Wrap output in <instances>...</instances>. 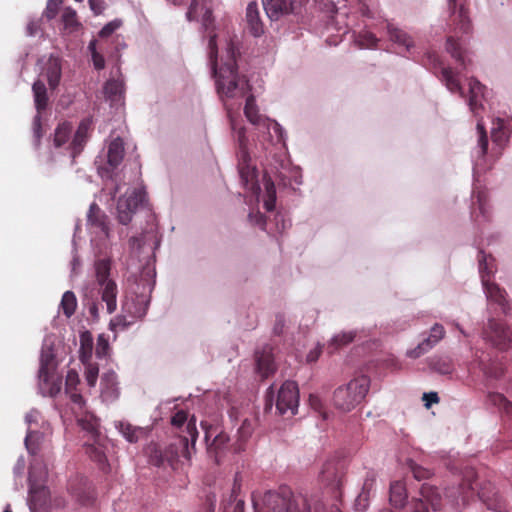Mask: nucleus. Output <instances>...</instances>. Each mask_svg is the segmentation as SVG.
<instances>
[{
  "label": "nucleus",
  "mask_w": 512,
  "mask_h": 512,
  "mask_svg": "<svg viewBox=\"0 0 512 512\" xmlns=\"http://www.w3.org/2000/svg\"><path fill=\"white\" fill-rule=\"evenodd\" d=\"M253 504L256 512H311L307 500L294 497L288 487L266 492L261 501L253 497Z\"/></svg>",
  "instance_id": "f03ea898"
},
{
  "label": "nucleus",
  "mask_w": 512,
  "mask_h": 512,
  "mask_svg": "<svg viewBox=\"0 0 512 512\" xmlns=\"http://www.w3.org/2000/svg\"><path fill=\"white\" fill-rule=\"evenodd\" d=\"M390 503L395 507H403L407 500V490L405 483L395 481L390 485Z\"/></svg>",
  "instance_id": "72a5a7b5"
},
{
  "label": "nucleus",
  "mask_w": 512,
  "mask_h": 512,
  "mask_svg": "<svg viewBox=\"0 0 512 512\" xmlns=\"http://www.w3.org/2000/svg\"><path fill=\"white\" fill-rule=\"evenodd\" d=\"M38 377L40 381L44 383H52L51 387V393L59 392L60 391V381L55 382L54 381V373H53V367L50 359H45L42 357L41 359V365L38 372Z\"/></svg>",
  "instance_id": "2f4dec72"
},
{
  "label": "nucleus",
  "mask_w": 512,
  "mask_h": 512,
  "mask_svg": "<svg viewBox=\"0 0 512 512\" xmlns=\"http://www.w3.org/2000/svg\"><path fill=\"white\" fill-rule=\"evenodd\" d=\"M229 436L225 432L218 433L211 444L208 445V453L214 455L215 462H220V457L225 452L229 443Z\"/></svg>",
  "instance_id": "473e14b6"
},
{
  "label": "nucleus",
  "mask_w": 512,
  "mask_h": 512,
  "mask_svg": "<svg viewBox=\"0 0 512 512\" xmlns=\"http://www.w3.org/2000/svg\"><path fill=\"white\" fill-rule=\"evenodd\" d=\"M477 129L479 131V141H478L479 153L481 156H485V154L487 153V149H488L487 134H486V131L481 123L477 124Z\"/></svg>",
  "instance_id": "13d9d810"
},
{
  "label": "nucleus",
  "mask_w": 512,
  "mask_h": 512,
  "mask_svg": "<svg viewBox=\"0 0 512 512\" xmlns=\"http://www.w3.org/2000/svg\"><path fill=\"white\" fill-rule=\"evenodd\" d=\"M410 469L412 471V474L414 476V478L418 481L420 480H424V479H428L431 477L432 475V472L427 469V468H424L420 465H417L415 463H411L410 464Z\"/></svg>",
  "instance_id": "6e6d98bb"
},
{
  "label": "nucleus",
  "mask_w": 512,
  "mask_h": 512,
  "mask_svg": "<svg viewBox=\"0 0 512 512\" xmlns=\"http://www.w3.org/2000/svg\"><path fill=\"white\" fill-rule=\"evenodd\" d=\"M223 512H244V501L243 500H235V503L225 505L223 508Z\"/></svg>",
  "instance_id": "338daca9"
},
{
  "label": "nucleus",
  "mask_w": 512,
  "mask_h": 512,
  "mask_svg": "<svg viewBox=\"0 0 512 512\" xmlns=\"http://www.w3.org/2000/svg\"><path fill=\"white\" fill-rule=\"evenodd\" d=\"M147 307L142 304H131L125 301L122 304V314L115 316L109 323L110 330L117 332L127 329L136 319L146 314Z\"/></svg>",
  "instance_id": "9b49d317"
},
{
  "label": "nucleus",
  "mask_w": 512,
  "mask_h": 512,
  "mask_svg": "<svg viewBox=\"0 0 512 512\" xmlns=\"http://www.w3.org/2000/svg\"><path fill=\"white\" fill-rule=\"evenodd\" d=\"M441 496L436 487L427 483L423 484L419 491V497H414L409 502L407 512H437L441 509ZM381 512H393L384 509Z\"/></svg>",
  "instance_id": "0eeeda50"
},
{
  "label": "nucleus",
  "mask_w": 512,
  "mask_h": 512,
  "mask_svg": "<svg viewBox=\"0 0 512 512\" xmlns=\"http://www.w3.org/2000/svg\"><path fill=\"white\" fill-rule=\"evenodd\" d=\"M85 364V380L90 387H94L97 383L99 367L97 363L87 361Z\"/></svg>",
  "instance_id": "3c124183"
},
{
  "label": "nucleus",
  "mask_w": 512,
  "mask_h": 512,
  "mask_svg": "<svg viewBox=\"0 0 512 512\" xmlns=\"http://www.w3.org/2000/svg\"><path fill=\"white\" fill-rule=\"evenodd\" d=\"M33 134L35 141L39 143L40 139L43 136L41 116L39 113L33 119Z\"/></svg>",
  "instance_id": "e2e57ef3"
},
{
  "label": "nucleus",
  "mask_w": 512,
  "mask_h": 512,
  "mask_svg": "<svg viewBox=\"0 0 512 512\" xmlns=\"http://www.w3.org/2000/svg\"><path fill=\"white\" fill-rule=\"evenodd\" d=\"M276 410L280 415L292 417L297 413L299 389L294 381H285L277 391Z\"/></svg>",
  "instance_id": "1a4fd4ad"
},
{
  "label": "nucleus",
  "mask_w": 512,
  "mask_h": 512,
  "mask_svg": "<svg viewBox=\"0 0 512 512\" xmlns=\"http://www.w3.org/2000/svg\"><path fill=\"white\" fill-rule=\"evenodd\" d=\"M171 425L175 429L176 435L184 434L190 437L192 448L195 446L198 431L196 428V419L192 416L188 419V413L184 410H178L171 417Z\"/></svg>",
  "instance_id": "2eb2a0df"
},
{
  "label": "nucleus",
  "mask_w": 512,
  "mask_h": 512,
  "mask_svg": "<svg viewBox=\"0 0 512 512\" xmlns=\"http://www.w3.org/2000/svg\"><path fill=\"white\" fill-rule=\"evenodd\" d=\"M61 4L62 0H48L44 10V16L48 20L54 19L59 13Z\"/></svg>",
  "instance_id": "5fc2aeb1"
},
{
  "label": "nucleus",
  "mask_w": 512,
  "mask_h": 512,
  "mask_svg": "<svg viewBox=\"0 0 512 512\" xmlns=\"http://www.w3.org/2000/svg\"><path fill=\"white\" fill-rule=\"evenodd\" d=\"M72 132V125L68 122H63L59 124L55 130L54 134V145L56 147H61L64 145Z\"/></svg>",
  "instance_id": "49530a36"
},
{
  "label": "nucleus",
  "mask_w": 512,
  "mask_h": 512,
  "mask_svg": "<svg viewBox=\"0 0 512 512\" xmlns=\"http://www.w3.org/2000/svg\"><path fill=\"white\" fill-rule=\"evenodd\" d=\"M479 269L481 275V281L486 292L488 300L497 303L503 313H509V302L506 298L507 293L504 289L500 288L496 283L490 282V274L492 270L488 268L486 256L482 253V257L479 259Z\"/></svg>",
  "instance_id": "6e6552de"
},
{
  "label": "nucleus",
  "mask_w": 512,
  "mask_h": 512,
  "mask_svg": "<svg viewBox=\"0 0 512 512\" xmlns=\"http://www.w3.org/2000/svg\"><path fill=\"white\" fill-rule=\"evenodd\" d=\"M377 42V37L369 31L361 32L358 36V43L363 48L375 47Z\"/></svg>",
  "instance_id": "864d4df0"
},
{
  "label": "nucleus",
  "mask_w": 512,
  "mask_h": 512,
  "mask_svg": "<svg viewBox=\"0 0 512 512\" xmlns=\"http://www.w3.org/2000/svg\"><path fill=\"white\" fill-rule=\"evenodd\" d=\"M446 49L456 61L466 68V60L460 44L455 40L454 36H449L446 42Z\"/></svg>",
  "instance_id": "a18cd8bd"
},
{
  "label": "nucleus",
  "mask_w": 512,
  "mask_h": 512,
  "mask_svg": "<svg viewBox=\"0 0 512 512\" xmlns=\"http://www.w3.org/2000/svg\"><path fill=\"white\" fill-rule=\"evenodd\" d=\"M445 335V329L441 324H435L430 331V334L425 338L417 347L407 352V356L413 359L419 358L431 350Z\"/></svg>",
  "instance_id": "dca6fc26"
},
{
  "label": "nucleus",
  "mask_w": 512,
  "mask_h": 512,
  "mask_svg": "<svg viewBox=\"0 0 512 512\" xmlns=\"http://www.w3.org/2000/svg\"><path fill=\"white\" fill-rule=\"evenodd\" d=\"M90 9L95 15H100L105 9V3L103 0H89Z\"/></svg>",
  "instance_id": "774afa93"
},
{
  "label": "nucleus",
  "mask_w": 512,
  "mask_h": 512,
  "mask_svg": "<svg viewBox=\"0 0 512 512\" xmlns=\"http://www.w3.org/2000/svg\"><path fill=\"white\" fill-rule=\"evenodd\" d=\"M238 48L232 39L226 47V59L218 69V49L216 35H211L208 42V57L214 77L216 78L217 92L224 101L228 113L232 107L229 100L245 98L244 114L247 120L257 127L258 141L264 151L272 153V147H284L283 129L275 120L259 113L255 97L251 94V86L245 76L238 74L236 62Z\"/></svg>",
  "instance_id": "f257e3e1"
},
{
  "label": "nucleus",
  "mask_w": 512,
  "mask_h": 512,
  "mask_svg": "<svg viewBox=\"0 0 512 512\" xmlns=\"http://www.w3.org/2000/svg\"><path fill=\"white\" fill-rule=\"evenodd\" d=\"M78 425L87 433V441L98 443L101 433L99 431V420L94 415L86 413L78 419Z\"/></svg>",
  "instance_id": "bb28decb"
},
{
  "label": "nucleus",
  "mask_w": 512,
  "mask_h": 512,
  "mask_svg": "<svg viewBox=\"0 0 512 512\" xmlns=\"http://www.w3.org/2000/svg\"><path fill=\"white\" fill-rule=\"evenodd\" d=\"M355 336L356 333L353 331L339 333L332 338L330 347H333L334 350H338L353 342Z\"/></svg>",
  "instance_id": "de8ad7c7"
},
{
  "label": "nucleus",
  "mask_w": 512,
  "mask_h": 512,
  "mask_svg": "<svg viewBox=\"0 0 512 512\" xmlns=\"http://www.w3.org/2000/svg\"><path fill=\"white\" fill-rule=\"evenodd\" d=\"M253 431V422L249 419H244L240 428L239 433L242 438H247Z\"/></svg>",
  "instance_id": "69168bd1"
},
{
  "label": "nucleus",
  "mask_w": 512,
  "mask_h": 512,
  "mask_svg": "<svg viewBox=\"0 0 512 512\" xmlns=\"http://www.w3.org/2000/svg\"><path fill=\"white\" fill-rule=\"evenodd\" d=\"M194 449L195 446L192 448L190 437L184 434L176 435L171 443L166 447L168 464L173 465V463L181 457L189 460Z\"/></svg>",
  "instance_id": "4468645a"
},
{
  "label": "nucleus",
  "mask_w": 512,
  "mask_h": 512,
  "mask_svg": "<svg viewBox=\"0 0 512 512\" xmlns=\"http://www.w3.org/2000/svg\"><path fill=\"white\" fill-rule=\"evenodd\" d=\"M429 366L441 375H450L454 371L453 363L448 357H432Z\"/></svg>",
  "instance_id": "4c0bfd02"
},
{
  "label": "nucleus",
  "mask_w": 512,
  "mask_h": 512,
  "mask_svg": "<svg viewBox=\"0 0 512 512\" xmlns=\"http://www.w3.org/2000/svg\"><path fill=\"white\" fill-rule=\"evenodd\" d=\"M47 472L36 473L35 466L29 469V506L32 512H48L50 492L48 488L41 484L45 480Z\"/></svg>",
  "instance_id": "423d86ee"
},
{
  "label": "nucleus",
  "mask_w": 512,
  "mask_h": 512,
  "mask_svg": "<svg viewBox=\"0 0 512 512\" xmlns=\"http://www.w3.org/2000/svg\"><path fill=\"white\" fill-rule=\"evenodd\" d=\"M441 79L451 92H459L464 96L460 81L449 67H441Z\"/></svg>",
  "instance_id": "ea45409f"
},
{
  "label": "nucleus",
  "mask_w": 512,
  "mask_h": 512,
  "mask_svg": "<svg viewBox=\"0 0 512 512\" xmlns=\"http://www.w3.org/2000/svg\"><path fill=\"white\" fill-rule=\"evenodd\" d=\"M490 405L497 407L498 410L512 419V403L501 393L491 392L487 396Z\"/></svg>",
  "instance_id": "c9c22d12"
},
{
  "label": "nucleus",
  "mask_w": 512,
  "mask_h": 512,
  "mask_svg": "<svg viewBox=\"0 0 512 512\" xmlns=\"http://www.w3.org/2000/svg\"><path fill=\"white\" fill-rule=\"evenodd\" d=\"M61 20L64 28L70 31H76L81 26L76 10L70 6L63 9Z\"/></svg>",
  "instance_id": "a19ab883"
},
{
  "label": "nucleus",
  "mask_w": 512,
  "mask_h": 512,
  "mask_svg": "<svg viewBox=\"0 0 512 512\" xmlns=\"http://www.w3.org/2000/svg\"><path fill=\"white\" fill-rule=\"evenodd\" d=\"M345 474L346 464L340 459H329L321 468L319 480L326 488L330 489L336 500H341Z\"/></svg>",
  "instance_id": "39448f33"
},
{
  "label": "nucleus",
  "mask_w": 512,
  "mask_h": 512,
  "mask_svg": "<svg viewBox=\"0 0 512 512\" xmlns=\"http://www.w3.org/2000/svg\"><path fill=\"white\" fill-rule=\"evenodd\" d=\"M285 328V317L283 314H277L275 318V323L273 326V333L277 336H280L284 333Z\"/></svg>",
  "instance_id": "0e129e2a"
},
{
  "label": "nucleus",
  "mask_w": 512,
  "mask_h": 512,
  "mask_svg": "<svg viewBox=\"0 0 512 512\" xmlns=\"http://www.w3.org/2000/svg\"><path fill=\"white\" fill-rule=\"evenodd\" d=\"M484 339L499 349H505L512 339V330L495 319H489L483 331Z\"/></svg>",
  "instance_id": "ddd939ff"
},
{
  "label": "nucleus",
  "mask_w": 512,
  "mask_h": 512,
  "mask_svg": "<svg viewBox=\"0 0 512 512\" xmlns=\"http://www.w3.org/2000/svg\"><path fill=\"white\" fill-rule=\"evenodd\" d=\"M101 396L105 401H113L119 396L117 374L112 370L101 377Z\"/></svg>",
  "instance_id": "5701e85b"
},
{
  "label": "nucleus",
  "mask_w": 512,
  "mask_h": 512,
  "mask_svg": "<svg viewBox=\"0 0 512 512\" xmlns=\"http://www.w3.org/2000/svg\"><path fill=\"white\" fill-rule=\"evenodd\" d=\"M44 75L48 81L49 87L55 89L61 80L62 66L58 57H50L44 68Z\"/></svg>",
  "instance_id": "393cba45"
},
{
  "label": "nucleus",
  "mask_w": 512,
  "mask_h": 512,
  "mask_svg": "<svg viewBox=\"0 0 512 512\" xmlns=\"http://www.w3.org/2000/svg\"><path fill=\"white\" fill-rule=\"evenodd\" d=\"M79 376L78 373L75 370H69L67 372L66 378H65V389L66 392H71L76 390L77 385L79 384Z\"/></svg>",
  "instance_id": "4d7b16f0"
},
{
  "label": "nucleus",
  "mask_w": 512,
  "mask_h": 512,
  "mask_svg": "<svg viewBox=\"0 0 512 512\" xmlns=\"http://www.w3.org/2000/svg\"><path fill=\"white\" fill-rule=\"evenodd\" d=\"M112 262L109 258L97 259L94 263L95 277L99 285L102 301L106 304L109 314L117 309L118 287L114 280L110 279Z\"/></svg>",
  "instance_id": "20e7f679"
},
{
  "label": "nucleus",
  "mask_w": 512,
  "mask_h": 512,
  "mask_svg": "<svg viewBox=\"0 0 512 512\" xmlns=\"http://www.w3.org/2000/svg\"><path fill=\"white\" fill-rule=\"evenodd\" d=\"M63 314L70 318L76 311L77 308V299L75 294L72 291H66L61 299L60 304Z\"/></svg>",
  "instance_id": "c03bdc74"
},
{
  "label": "nucleus",
  "mask_w": 512,
  "mask_h": 512,
  "mask_svg": "<svg viewBox=\"0 0 512 512\" xmlns=\"http://www.w3.org/2000/svg\"><path fill=\"white\" fill-rule=\"evenodd\" d=\"M35 107L37 112L41 114L47 108L48 105V95L47 89L43 81L37 80L33 83L32 86Z\"/></svg>",
  "instance_id": "f704fd0d"
},
{
  "label": "nucleus",
  "mask_w": 512,
  "mask_h": 512,
  "mask_svg": "<svg viewBox=\"0 0 512 512\" xmlns=\"http://www.w3.org/2000/svg\"><path fill=\"white\" fill-rule=\"evenodd\" d=\"M450 9H453V12L451 14V26H453V31L457 35L458 33L461 34H468L471 30V22L469 20V17L467 15V10L464 6H460L459 10H455L456 2L455 0H448Z\"/></svg>",
  "instance_id": "a211bd4d"
},
{
  "label": "nucleus",
  "mask_w": 512,
  "mask_h": 512,
  "mask_svg": "<svg viewBox=\"0 0 512 512\" xmlns=\"http://www.w3.org/2000/svg\"><path fill=\"white\" fill-rule=\"evenodd\" d=\"M250 160V154H248L245 161L241 157H238L239 174L245 186H250L251 190H259L260 187L256 181L257 170L254 166L250 165Z\"/></svg>",
  "instance_id": "b1692460"
},
{
  "label": "nucleus",
  "mask_w": 512,
  "mask_h": 512,
  "mask_svg": "<svg viewBox=\"0 0 512 512\" xmlns=\"http://www.w3.org/2000/svg\"><path fill=\"white\" fill-rule=\"evenodd\" d=\"M38 433L37 432H29L25 438V445L28 452L32 455L37 454L38 452Z\"/></svg>",
  "instance_id": "bf43d9fd"
},
{
  "label": "nucleus",
  "mask_w": 512,
  "mask_h": 512,
  "mask_svg": "<svg viewBox=\"0 0 512 512\" xmlns=\"http://www.w3.org/2000/svg\"><path fill=\"white\" fill-rule=\"evenodd\" d=\"M256 366L258 373L264 378H267L275 371L274 360L270 349L256 352Z\"/></svg>",
  "instance_id": "c85d7f7f"
},
{
  "label": "nucleus",
  "mask_w": 512,
  "mask_h": 512,
  "mask_svg": "<svg viewBox=\"0 0 512 512\" xmlns=\"http://www.w3.org/2000/svg\"><path fill=\"white\" fill-rule=\"evenodd\" d=\"M92 127V119L91 118H85L83 119L74 135V138L70 144L71 150H72V157L75 158L77 155H79L84 145L86 144L88 138H89V132Z\"/></svg>",
  "instance_id": "aec40b11"
},
{
  "label": "nucleus",
  "mask_w": 512,
  "mask_h": 512,
  "mask_svg": "<svg viewBox=\"0 0 512 512\" xmlns=\"http://www.w3.org/2000/svg\"><path fill=\"white\" fill-rule=\"evenodd\" d=\"M149 462L150 464L160 467L165 463H168V457L166 456V448L162 449L158 445H150L148 447Z\"/></svg>",
  "instance_id": "79ce46f5"
},
{
  "label": "nucleus",
  "mask_w": 512,
  "mask_h": 512,
  "mask_svg": "<svg viewBox=\"0 0 512 512\" xmlns=\"http://www.w3.org/2000/svg\"><path fill=\"white\" fill-rule=\"evenodd\" d=\"M485 87L475 78L469 81V99L468 105L471 111L477 114L478 110L482 108L481 100L484 98Z\"/></svg>",
  "instance_id": "cd10ccee"
},
{
  "label": "nucleus",
  "mask_w": 512,
  "mask_h": 512,
  "mask_svg": "<svg viewBox=\"0 0 512 512\" xmlns=\"http://www.w3.org/2000/svg\"><path fill=\"white\" fill-rule=\"evenodd\" d=\"M125 154L122 138L116 137L108 145L107 163L112 169L117 168L122 162Z\"/></svg>",
  "instance_id": "a878e982"
},
{
  "label": "nucleus",
  "mask_w": 512,
  "mask_h": 512,
  "mask_svg": "<svg viewBox=\"0 0 512 512\" xmlns=\"http://www.w3.org/2000/svg\"><path fill=\"white\" fill-rule=\"evenodd\" d=\"M88 222L101 230V232L108 236L109 227L106 222L107 216L103 213L100 207L96 203H92L88 212Z\"/></svg>",
  "instance_id": "7c9ffc66"
},
{
  "label": "nucleus",
  "mask_w": 512,
  "mask_h": 512,
  "mask_svg": "<svg viewBox=\"0 0 512 512\" xmlns=\"http://www.w3.org/2000/svg\"><path fill=\"white\" fill-rule=\"evenodd\" d=\"M262 2L266 14L271 20H278L293 10V0H262Z\"/></svg>",
  "instance_id": "412c9836"
},
{
  "label": "nucleus",
  "mask_w": 512,
  "mask_h": 512,
  "mask_svg": "<svg viewBox=\"0 0 512 512\" xmlns=\"http://www.w3.org/2000/svg\"><path fill=\"white\" fill-rule=\"evenodd\" d=\"M93 351V336L89 331L80 334V359L83 363L89 361Z\"/></svg>",
  "instance_id": "58836bf2"
},
{
  "label": "nucleus",
  "mask_w": 512,
  "mask_h": 512,
  "mask_svg": "<svg viewBox=\"0 0 512 512\" xmlns=\"http://www.w3.org/2000/svg\"><path fill=\"white\" fill-rule=\"evenodd\" d=\"M122 25L121 20H113L107 23L99 32L100 37H109L114 31H116Z\"/></svg>",
  "instance_id": "680f3d73"
},
{
  "label": "nucleus",
  "mask_w": 512,
  "mask_h": 512,
  "mask_svg": "<svg viewBox=\"0 0 512 512\" xmlns=\"http://www.w3.org/2000/svg\"><path fill=\"white\" fill-rule=\"evenodd\" d=\"M109 343L104 335H99L96 345V355L98 358H103L108 354Z\"/></svg>",
  "instance_id": "052dcab7"
},
{
  "label": "nucleus",
  "mask_w": 512,
  "mask_h": 512,
  "mask_svg": "<svg viewBox=\"0 0 512 512\" xmlns=\"http://www.w3.org/2000/svg\"><path fill=\"white\" fill-rule=\"evenodd\" d=\"M230 127L234 135V139L238 146L237 157L246 159L248 157V138L246 136V128L240 125L239 121L229 112Z\"/></svg>",
  "instance_id": "6ab92c4d"
},
{
  "label": "nucleus",
  "mask_w": 512,
  "mask_h": 512,
  "mask_svg": "<svg viewBox=\"0 0 512 512\" xmlns=\"http://www.w3.org/2000/svg\"><path fill=\"white\" fill-rule=\"evenodd\" d=\"M84 446L86 454L95 461L102 470H105L107 467V458L101 443V438L98 439V443L86 441Z\"/></svg>",
  "instance_id": "c756f323"
},
{
  "label": "nucleus",
  "mask_w": 512,
  "mask_h": 512,
  "mask_svg": "<svg viewBox=\"0 0 512 512\" xmlns=\"http://www.w3.org/2000/svg\"><path fill=\"white\" fill-rule=\"evenodd\" d=\"M145 193L140 189L128 190L117 201V219L122 225H128L138 206L144 201Z\"/></svg>",
  "instance_id": "9d476101"
},
{
  "label": "nucleus",
  "mask_w": 512,
  "mask_h": 512,
  "mask_svg": "<svg viewBox=\"0 0 512 512\" xmlns=\"http://www.w3.org/2000/svg\"><path fill=\"white\" fill-rule=\"evenodd\" d=\"M119 431L130 443L138 442L140 436L144 433L142 428L134 427L130 423H119Z\"/></svg>",
  "instance_id": "37998d69"
},
{
  "label": "nucleus",
  "mask_w": 512,
  "mask_h": 512,
  "mask_svg": "<svg viewBox=\"0 0 512 512\" xmlns=\"http://www.w3.org/2000/svg\"><path fill=\"white\" fill-rule=\"evenodd\" d=\"M246 22L249 32L254 37L264 34V24L260 17V11L256 2H250L246 8Z\"/></svg>",
  "instance_id": "4be33fe9"
},
{
  "label": "nucleus",
  "mask_w": 512,
  "mask_h": 512,
  "mask_svg": "<svg viewBox=\"0 0 512 512\" xmlns=\"http://www.w3.org/2000/svg\"><path fill=\"white\" fill-rule=\"evenodd\" d=\"M265 190L266 199L264 201V207L267 211H273L276 204V188L271 179L265 180Z\"/></svg>",
  "instance_id": "09e8293b"
},
{
  "label": "nucleus",
  "mask_w": 512,
  "mask_h": 512,
  "mask_svg": "<svg viewBox=\"0 0 512 512\" xmlns=\"http://www.w3.org/2000/svg\"><path fill=\"white\" fill-rule=\"evenodd\" d=\"M387 31L390 40L405 47L407 51L413 46L412 38L405 31L394 27L392 24L387 25Z\"/></svg>",
  "instance_id": "e433bc0d"
},
{
  "label": "nucleus",
  "mask_w": 512,
  "mask_h": 512,
  "mask_svg": "<svg viewBox=\"0 0 512 512\" xmlns=\"http://www.w3.org/2000/svg\"><path fill=\"white\" fill-rule=\"evenodd\" d=\"M370 380L367 376L352 379L348 384L338 387L333 393L336 409L349 412L359 405L368 393Z\"/></svg>",
  "instance_id": "7ed1b4c3"
},
{
  "label": "nucleus",
  "mask_w": 512,
  "mask_h": 512,
  "mask_svg": "<svg viewBox=\"0 0 512 512\" xmlns=\"http://www.w3.org/2000/svg\"><path fill=\"white\" fill-rule=\"evenodd\" d=\"M478 496L489 510H493L495 512H508V505L506 501L491 484L482 487Z\"/></svg>",
  "instance_id": "f3484780"
},
{
  "label": "nucleus",
  "mask_w": 512,
  "mask_h": 512,
  "mask_svg": "<svg viewBox=\"0 0 512 512\" xmlns=\"http://www.w3.org/2000/svg\"><path fill=\"white\" fill-rule=\"evenodd\" d=\"M70 495L81 505L88 506L95 501V492L92 484L83 476H75L68 484Z\"/></svg>",
  "instance_id": "f8f14e48"
},
{
  "label": "nucleus",
  "mask_w": 512,
  "mask_h": 512,
  "mask_svg": "<svg viewBox=\"0 0 512 512\" xmlns=\"http://www.w3.org/2000/svg\"><path fill=\"white\" fill-rule=\"evenodd\" d=\"M104 90L109 97H117L123 92V84L119 80L111 79L106 82Z\"/></svg>",
  "instance_id": "603ef678"
},
{
  "label": "nucleus",
  "mask_w": 512,
  "mask_h": 512,
  "mask_svg": "<svg viewBox=\"0 0 512 512\" xmlns=\"http://www.w3.org/2000/svg\"><path fill=\"white\" fill-rule=\"evenodd\" d=\"M376 473L373 470H369L366 473L362 489L360 492V499H364L366 496H371V493L374 490L375 482H376Z\"/></svg>",
  "instance_id": "8fccbe9b"
}]
</instances>
